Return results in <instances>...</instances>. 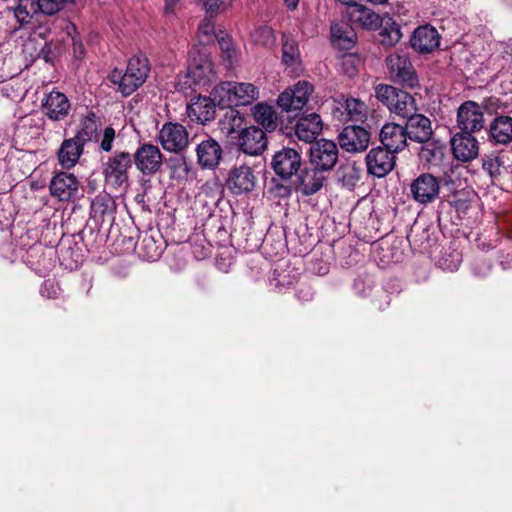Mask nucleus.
Listing matches in <instances>:
<instances>
[{"label":"nucleus","mask_w":512,"mask_h":512,"mask_svg":"<svg viewBox=\"0 0 512 512\" xmlns=\"http://www.w3.org/2000/svg\"><path fill=\"white\" fill-rule=\"evenodd\" d=\"M212 96L220 107L230 108L225 116L232 119L234 126L240 125L242 118L233 107L251 104L258 97V89L251 83L226 81L214 87Z\"/></svg>","instance_id":"1"},{"label":"nucleus","mask_w":512,"mask_h":512,"mask_svg":"<svg viewBox=\"0 0 512 512\" xmlns=\"http://www.w3.org/2000/svg\"><path fill=\"white\" fill-rule=\"evenodd\" d=\"M149 72L150 64L148 58L144 54L139 53L129 59L124 74L120 70L114 69L109 75V80L112 84L118 86V91L123 96H129L143 85Z\"/></svg>","instance_id":"2"},{"label":"nucleus","mask_w":512,"mask_h":512,"mask_svg":"<svg viewBox=\"0 0 512 512\" xmlns=\"http://www.w3.org/2000/svg\"><path fill=\"white\" fill-rule=\"evenodd\" d=\"M375 96L391 113L402 118H406L410 113H414V110L417 108L416 100L412 95L391 85H377Z\"/></svg>","instance_id":"3"},{"label":"nucleus","mask_w":512,"mask_h":512,"mask_svg":"<svg viewBox=\"0 0 512 512\" xmlns=\"http://www.w3.org/2000/svg\"><path fill=\"white\" fill-rule=\"evenodd\" d=\"M132 164L133 159L129 152H115L102 165L105 182L117 189L126 188L129 183V171Z\"/></svg>","instance_id":"4"},{"label":"nucleus","mask_w":512,"mask_h":512,"mask_svg":"<svg viewBox=\"0 0 512 512\" xmlns=\"http://www.w3.org/2000/svg\"><path fill=\"white\" fill-rule=\"evenodd\" d=\"M187 77L195 85H206L215 77L214 65L206 47H193L189 52Z\"/></svg>","instance_id":"5"},{"label":"nucleus","mask_w":512,"mask_h":512,"mask_svg":"<svg viewBox=\"0 0 512 512\" xmlns=\"http://www.w3.org/2000/svg\"><path fill=\"white\" fill-rule=\"evenodd\" d=\"M339 159V149L336 142L327 139L315 141L309 150V163L325 173L331 172Z\"/></svg>","instance_id":"6"},{"label":"nucleus","mask_w":512,"mask_h":512,"mask_svg":"<svg viewBox=\"0 0 512 512\" xmlns=\"http://www.w3.org/2000/svg\"><path fill=\"white\" fill-rule=\"evenodd\" d=\"M386 66L393 82L409 88L418 86L416 71L407 55L390 54L386 58Z\"/></svg>","instance_id":"7"},{"label":"nucleus","mask_w":512,"mask_h":512,"mask_svg":"<svg viewBox=\"0 0 512 512\" xmlns=\"http://www.w3.org/2000/svg\"><path fill=\"white\" fill-rule=\"evenodd\" d=\"M332 114L341 122H364L368 115L367 105L360 99L339 95L333 99Z\"/></svg>","instance_id":"8"},{"label":"nucleus","mask_w":512,"mask_h":512,"mask_svg":"<svg viewBox=\"0 0 512 512\" xmlns=\"http://www.w3.org/2000/svg\"><path fill=\"white\" fill-rule=\"evenodd\" d=\"M456 125L462 132L474 134L480 132L485 127L482 106L472 100L464 101L457 109Z\"/></svg>","instance_id":"9"},{"label":"nucleus","mask_w":512,"mask_h":512,"mask_svg":"<svg viewBox=\"0 0 512 512\" xmlns=\"http://www.w3.org/2000/svg\"><path fill=\"white\" fill-rule=\"evenodd\" d=\"M301 154L294 148L283 147L275 152L271 160V168L282 180H289L300 171Z\"/></svg>","instance_id":"10"},{"label":"nucleus","mask_w":512,"mask_h":512,"mask_svg":"<svg viewBox=\"0 0 512 512\" xmlns=\"http://www.w3.org/2000/svg\"><path fill=\"white\" fill-rule=\"evenodd\" d=\"M158 140L165 151L181 153L189 145V134L183 125L176 122H167L160 129Z\"/></svg>","instance_id":"11"},{"label":"nucleus","mask_w":512,"mask_h":512,"mask_svg":"<svg viewBox=\"0 0 512 512\" xmlns=\"http://www.w3.org/2000/svg\"><path fill=\"white\" fill-rule=\"evenodd\" d=\"M337 140L344 151L357 154L369 147L371 132L360 125H348L338 134Z\"/></svg>","instance_id":"12"},{"label":"nucleus","mask_w":512,"mask_h":512,"mask_svg":"<svg viewBox=\"0 0 512 512\" xmlns=\"http://www.w3.org/2000/svg\"><path fill=\"white\" fill-rule=\"evenodd\" d=\"M313 90L309 82L298 81L292 88L286 89L279 95L277 104L286 112L300 111L307 104Z\"/></svg>","instance_id":"13"},{"label":"nucleus","mask_w":512,"mask_h":512,"mask_svg":"<svg viewBox=\"0 0 512 512\" xmlns=\"http://www.w3.org/2000/svg\"><path fill=\"white\" fill-rule=\"evenodd\" d=\"M395 153L383 146L373 147L365 157L368 174L385 177L395 166Z\"/></svg>","instance_id":"14"},{"label":"nucleus","mask_w":512,"mask_h":512,"mask_svg":"<svg viewBox=\"0 0 512 512\" xmlns=\"http://www.w3.org/2000/svg\"><path fill=\"white\" fill-rule=\"evenodd\" d=\"M413 200L419 204H429L436 200L440 193L438 178L430 173H422L410 185Z\"/></svg>","instance_id":"15"},{"label":"nucleus","mask_w":512,"mask_h":512,"mask_svg":"<svg viewBox=\"0 0 512 512\" xmlns=\"http://www.w3.org/2000/svg\"><path fill=\"white\" fill-rule=\"evenodd\" d=\"M137 169L143 175L157 173L163 163V155L159 148L153 144L145 143L139 146L132 156Z\"/></svg>","instance_id":"16"},{"label":"nucleus","mask_w":512,"mask_h":512,"mask_svg":"<svg viewBox=\"0 0 512 512\" xmlns=\"http://www.w3.org/2000/svg\"><path fill=\"white\" fill-rule=\"evenodd\" d=\"M237 145L245 154L257 156L266 150L268 138L263 129L252 125L239 132Z\"/></svg>","instance_id":"17"},{"label":"nucleus","mask_w":512,"mask_h":512,"mask_svg":"<svg viewBox=\"0 0 512 512\" xmlns=\"http://www.w3.org/2000/svg\"><path fill=\"white\" fill-rule=\"evenodd\" d=\"M488 142L494 147H509L512 145V117L496 114L489 122L487 129Z\"/></svg>","instance_id":"18"},{"label":"nucleus","mask_w":512,"mask_h":512,"mask_svg":"<svg viewBox=\"0 0 512 512\" xmlns=\"http://www.w3.org/2000/svg\"><path fill=\"white\" fill-rule=\"evenodd\" d=\"M41 109L43 114L50 120L62 121L68 117L71 103L64 93L52 90L41 101Z\"/></svg>","instance_id":"19"},{"label":"nucleus","mask_w":512,"mask_h":512,"mask_svg":"<svg viewBox=\"0 0 512 512\" xmlns=\"http://www.w3.org/2000/svg\"><path fill=\"white\" fill-rule=\"evenodd\" d=\"M454 157L461 162H469L479 155V142L474 133L458 131L451 138Z\"/></svg>","instance_id":"20"},{"label":"nucleus","mask_w":512,"mask_h":512,"mask_svg":"<svg viewBox=\"0 0 512 512\" xmlns=\"http://www.w3.org/2000/svg\"><path fill=\"white\" fill-rule=\"evenodd\" d=\"M417 110L418 108L414 110V113H410L405 118V131L408 139L411 141L417 143L427 142L433 136L432 123L427 116L417 113Z\"/></svg>","instance_id":"21"},{"label":"nucleus","mask_w":512,"mask_h":512,"mask_svg":"<svg viewBox=\"0 0 512 512\" xmlns=\"http://www.w3.org/2000/svg\"><path fill=\"white\" fill-rule=\"evenodd\" d=\"M79 181L72 173H56L50 181L49 190L53 197L59 201H69L76 197Z\"/></svg>","instance_id":"22"},{"label":"nucleus","mask_w":512,"mask_h":512,"mask_svg":"<svg viewBox=\"0 0 512 512\" xmlns=\"http://www.w3.org/2000/svg\"><path fill=\"white\" fill-rule=\"evenodd\" d=\"M440 35L430 24L417 27L410 39L411 47L420 54H428L440 45Z\"/></svg>","instance_id":"23"},{"label":"nucleus","mask_w":512,"mask_h":512,"mask_svg":"<svg viewBox=\"0 0 512 512\" xmlns=\"http://www.w3.org/2000/svg\"><path fill=\"white\" fill-rule=\"evenodd\" d=\"M256 185V176L249 166L241 165L231 169L227 179V187L234 195L251 192Z\"/></svg>","instance_id":"24"},{"label":"nucleus","mask_w":512,"mask_h":512,"mask_svg":"<svg viewBox=\"0 0 512 512\" xmlns=\"http://www.w3.org/2000/svg\"><path fill=\"white\" fill-rule=\"evenodd\" d=\"M383 147L397 153L407 145V134L405 127L396 123H386L382 126L379 134Z\"/></svg>","instance_id":"25"},{"label":"nucleus","mask_w":512,"mask_h":512,"mask_svg":"<svg viewBox=\"0 0 512 512\" xmlns=\"http://www.w3.org/2000/svg\"><path fill=\"white\" fill-rule=\"evenodd\" d=\"M197 162L202 168L214 169L222 158L220 144L211 137L202 140L196 148Z\"/></svg>","instance_id":"26"},{"label":"nucleus","mask_w":512,"mask_h":512,"mask_svg":"<svg viewBox=\"0 0 512 512\" xmlns=\"http://www.w3.org/2000/svg\"><path fill=\"white\" fill-rule=\"evenodd\" d=\"M116 213V203L112 196H96L91 202V217L100 225L112 224Z\"/></svg>","instance_id":"27"},{"label":"nucleus","mask_w":512,"mask_h":512,"mask_svg":"<svg viewBox=\"0 0 512 512\" xmlns=\"http://www.w3.org/2000/svg\"><path fill=\"white\" fill-rule=\"evenodd\" d=\"M322 131V120L317 113H310L301 116L295 125V134L297 137L311 145L317 141V136Z\"/></svg>","instance_id":"28"},{"label":"nucleus","mask_w":512,"mask_h":512,"mask_svg":"<svg viewBox=\"0 0 512 512\" xmlns=\"http://www.w3.org/2000/svg\"><path fill=\"white\" fill-rule=\"evenodd\" d=\"M326 173L311 166L305 168L298 175L297 189L304 196H311L317 193L323 187L327 177Z\"/></svg>","instance_id":"29"},{"label":"nucleus","mask_w":512,"mask_h":512,"mask_svg":"<svg viewBox=\"0 0 512 512\" xmlns=\"http://www.w3.org/2000/svg\"><path fill=\"white\" fill-rule=\"evenodd\" d=\"M216 100L213 98L198 96L187 107V114L192 121L206 124L215 117Z\"/></svg>","instance_id":"30"},{"label":"nucleus","mask_w":512,"mask_h":512,"mask_svg":"<svg viewBox=\"0 0 512 512\" xmlns=\"http://www.w3.org/2000/svg\"><path fill=\"white\" fill-rule=\"evenodd\" d=\"M254 121L265 133H272L279 127L280 120L276 109L266 103H257L252 108Z\"/></svg>","instance_id":"31"},{"label":"nucleus","mask_w":512,"mask_h":512,"mask_svg":"<svg viewBox=\"0 0 512 512\" xmlns=\"http://www.w3.org/2000/svg\"><path fill=\"white\" fill-rule=\"evenodd\" d=\"M349 18L353 24L367 30L378 29L382 20L374 11L356 2L350 5Z\"/></svg>","instance_id":"32"},{"label":"nucleus","mask_w":512,"mask_h":512,"mask_svg":"<svg viewBox=\"0 0 512 512\" xmlns=\"http://www.w3.org/2000/svg\"><path fill=\"white\" fill-rule=\"evenodd\" d=\"M84 145L75 138L65 139L57 153L58 161L64 168H72L83 154Z\"/></svg>","instance_id":"33"},{"label":"nucleus","mask_w":512,"mask_h":512,"mask_svg":"<svg viewBox=\"0 0 512 512\" xmlns=\"http://www.w3.org/2000/svg\"><path fill=\"white\" fill-rule=\"evenodd\" d=\"M36 0H18L14 7V16L20 25L35 24L40 22V17L44 15L38 9Z\"/></svg>","instance_id":"34"},{"label":"nucleus","mask_w":512,"mask_h":512,"mask_svg":"<svg viewBox=\"0 0 512 512\" xmlns=\"http://www.w3.org/2000/svg\"><path fill=\"white\" fill-rule=\"evenodd\" d=\"M99 131L100 125L97 122L96 115L90 112L81 119L80 127L73 138L85 146V144L91 141L98 140Z\"/></svg>","instance_id":"35"},{"label":"nucleus","mask_w":512,"mask_h":512,"mask_svg":"<svg viewBox=\"0 0 512 512\" xmlns=\"http://www.w3.org/2000/svg\"><path fill=\"white\" fill-rule=\"evenodd\" d=\"M379 29V41L383 46L392 47L402 38L401 27L392 18L382 19Z\"/></svg>","instance_id":"36"},{"label":"nucleus","mask_w":512,"mask_h":512,"mask_svg":"<svg viewBox=\"0 0 512 512\" xmlns=\"http://www.w3.org/2000/svg\"><path fill=\"white\" fill-rule=\"evenodd\" d=\"M282 62L286 66H294L301 63L299 45L295 37L289 33L282 34Z\"/></svg>","instance_id":"37"},{"label":"nucleus","mask_w":512,"mask_h":512,"mask_svg":"<svg viewBox=\"0 0 512 512\" xmlns=\"http://www.w3.org/2000/svg\"><path fill=\"white\" fill-rule=\"evenodd\" d=\"M423 145L419 150V157L429 165H438L445 153V146L432 139L427 142H421Z\"/></svg>","instance_id":"38"},{"label":"nucleus","mask_w":512,"mask_h":512,"mask_svg":"<svg viewBox=\"0 0 512 512\" xmlns=\"http://www.w3.org/2000/svg\"><path fill=\"white\" fill-rule=\"evenodd\" d=\"M362 170L355 163H347L340 166L338 180L342 186L353 189L361 179Z\"/></svg>","instance_id":"39"},{"label":"nucleus","mask_w":512,"mask_h":512,"mask_svg":"<svg viewBox=\"0 0 512 512\" xmlns=\"http://www.w3.org/2000/svg\"><path fill=\"white\" fill-rule=\"evenodd\" d=\"M331 35L333 41L344 49H350L355 44L356 34L351 29H346L339 24L331 26Z\"/></svg>","instance_id":"40"},{"label":"nucleus","mask_w":512,"mask_h":512,"mask_svg":"<svg viewBox=\"0 0 512 512\" xmlns=\"http://www.w3.org/2000/svg\"><path fill=\"white\" fill-rule=\"evenodd\" d=\"M254 43L264 46L272 47L276 42L274 31L267 25L257 27L251 34Z\"/></svg>","instance_id":"41"},{"label":"nucleus","mask_w":512,"mask_h":512,"mask_svg":"<svg viewBox=\"0 0 512 512\" xmlns=\"http://www.w3.org/2000/svg\"><path fill=\"white\" fill-rule=\"evenodd\" d=\"M216 36H220V32L216 33L214 24L210 20H204L198 27L197 37L201 47H206L216 40Z\"/></svg>","instance_id":"42"},{"label":"nucleus","mask_w":512,"mask_h":512,"mask_svg":"<svg viewBox=\"0 0 512 512\" xmlns=\"http://www.w3.org/2000/svg\"><path fill=\"white\" fill-rule=\"evenodd\" d=\"M216 40L219 44L223 59L228 61L229 66H231L236 55L231 38L225 32L220 31V36H216Z\"/></svg>","instance_id":"43"},{"label":"nucleus","mask_w":512,"mask_h":512,"mask_svg":"<svg viewBox=\"0 0 512 512\" xmlns=\"http://www.w3.org/2000/svg\"><path fill=\"white\" fill-rule=\"evenodd\" d=\"M501 159L498 155L489 154L482 158V168L492 180L500 175Z\"/></svg>","instance_id":"44"},{"label":"nucleus","mask_w":512,"mask_h":512,"mask_svg":"<svg viewBox=\"0 0 512 512\" xmlns=\"http://www.w3.org/2000/svg\"><path fill=\"white\" fill-rule=\"evenodd\" d=\"M38 3V9L45 16H52L61 11L68 0H36Z\"/></svg>","instance_id":"45"},{"label":"nucleus","mask_w":512,"mask_h":512,"mask_svg":"<svg viewBox=\"0 0 512 512\" xmlns=\"http://www.w3.org/2000/svg\"><path fill=\"white\" fill-rule=\"evenodd\" d=\"M420 227L414 225L411 228L410 233L407 235V239L411 245L422 248L425 243L429 241V233L426 229H422L421 233L419 232Z\"/></svg>","instance_id":"46"},{"label":"nucleus","mask_w":512,"mask_h":512,"mask_svg":"<svg viewBox=\"0 0 512 512\" xmlns=\"http://www.w3.org/2000/svg\"><path fill=\"white\" fill-rule=\"evenodd\" d=\"M115 137V129L111 126L106 127L101 137L99 149L103 152H110L113 148Z\"/></svg>","instance_id":"47"},{"label":"nucleus","mask_w":512,"mask_h":512,"mask_svg":"<svg viewBox=\"0 0 512 512\" xmlns=\"http://www.w3.org/2000/svg\"><path fill=\"white\" fill-rule=\"evenodd\" d=\"M142 249L147 250L143 256L148 261H155L161 254L159 248L155 245V242L152 238H145L142 241Z\"/></svg>","instance_id":"48"},{"label":"nucleus","mask_w":512,"mask_h":512,"mask_svg":"<svg viewBox=\"0 0 512 512\" xmlns=\"http://www.w3.org/2000/svg\"><path fill=\"white\" fill-rule=\"evenodd\" d=\"M391 297L389 293L381 287H377L374 291L373 303L377 309L383 310L389 306Z\"/></svg>","instance_id":"49"},{"label":"nucleus","mask_w":512,"mask_h":512,"mask_svg":"<svg viewBox=\"0 0 512 512\" xmlns=\"http://www.w3.org/2000/svg\"><path fill=\"white\" fill-rule=\"evenodd\" d=\"M14 211L9 202L0 200V226L8 225L13 221Z\"/></svg>","instance_id":"50"},{"label":"nucleus","mask_w":512,"mask_h":512,"mask_svg":"<svg viewBox=\"0 0 512 512\" xmlns=\"http://www.w3.org/2000/svg\"><path fill=\"white\" fill-rule=\"evenodd\" d=\"M233 1L234 0H205L204 7L207 12L214 13L227 8Z\"/></svg>","instance_id":"51"},{"label":"nucleus","mask_w":512,"mask_h":512,"mask_svg":"<svg viewBox=\"0 0 512 512\" xmlns=\"http://www.w3.org/2000/svg\"><path fill=\"white\" fill-rule=\"evenodd\" d=\"M40 294L47 299H55L58 296V287L54 282L46 280L40 288Z\"/></svg>","instance_id":"52"},{"label":"nucleus","mask_w":512,"mask_h":512,"mask_svg":"<svg viewBox=\"0 0 512 512\" xmlns=\"http://www.w3.org/2000/svg\"><path fill=\"white\" fill-rule=\"evenodd\" d=\"M490 269V263L485 260H478L473 264L474 274L480 277L486 276L489 273Z\"/></svg>","instance_id":"53"},{"label":"nucleus","mask_w":512,"mask_h":512,"mask_svg":"<svg viewBox=\"0 0 512 512\" xmlns=\"http://www.w3.org/2000/svg\"><path fill=\"white\" fill-rule=\"evenodd\" d=\"M313 296H314V292H313L312 288L308 285H302L297 289L296 297L301 302L311 301L313 299Z\"/></svg>","instance_id":"54"},{"label":"nucleus","mask_w":512,"mask_h":512,"mask_svg":"<svg viewBox=\"0 0 512 512\" xmlns=\"http://www.w3.org/2000/svg\"><path fill=\"white\" fill-rule=\"evenodd\" d=\"M173 169L178 178H186L191 170L185 159L179 160Z\"/></svg>","instance_id":"55"},{"label":"nucleus","mask_w":512,"mask_h":512,"mask_svg":"<svg viewBox=\"0 0 512 512\" xmlns=\"http://www.w3.org/2000/svg\"><path fill=\"white\" fill-rule=\"evenodd\" d=\"M356 61L355 57L352 56V55H344L342 57V60H341V63H342V66L344 67L345 69V72L349 75V76H353L356 72V68L354 66V62Z\"/></svg>","instance_id":"56"},{"label":"nucleus","mask_w":512,"mask_h":512,"mask_svg":"<svg viewBox=\"0 0 512 512\" xmlns=\"http://www.w3.org/2000/svg\"><path fill=\"white\" fill-rule=\"evenodd\" d=\"M1 89L3 94L12 100L21 99L23 97L22 92L14 93L12 83H4Z\"/></svg>","instance_id":"57"},{"label":"nucleus","mask_w":512,"mask_h":512,"mask_svg":"<svg viewBox=\"0 0 512 512\" xmlns=\"http://www.w3.org/2000/svg\"><path fill=\"white\" fill-rule=\"evenodd\" d=\"M500 100L496 97H489L483 100V104L481 105L483 110L486 109L489 112L492 110H497L499 108Z\"/></svg>","instance_id":"58"},{"label":"nucleus","mask_w":512,"mask_h":512,"mask_svg":"<svg viewBox=\"0 0 512 512\" xmlns=\"http://www.w3.org/2000/svg\"><path fill=\"white\" fill-rule=\"evenodd\" d=\"M500 221L505 228L508 237L512 239V213L504 215Z\"/></svg>","instance_id":"59"},{"label":"nucleus","mask_w":512,"mask_h":512,"mask_svg":"<svg viewBox=\"0 0 512 512\" xmlns=\"http://www.w3.org/2000/svg\"><path fill=\"white\" fill-rule=\"evenodd\" d=\"M364 285H365V282H364L363 280H360V279H359V280H356V281L354 282V290H355L357 293L362 294L363 296H368V295H369V293H368L366 290H364V289H363V288H364Z\"/></svg>","instance_id":"60"},{"label":"nucleus","mask_w":512,"mask_h":512,"mask_svg":"<svg viewBox=\"0 0 512 512\" xmlns=\"http://www.w3.org/2000/svg\"><path fill=\"white\" fill-rule=\"evenodd\" d=\"M285 1V4L286 6L290 9V10H294L297 8L298 6V3H299V0H284Z\"/></svg>","instance_id":"61"},{"label":"nucleus","mask_w":512,"mask_h":512,"mask_svg":"<svg viewBox=\"0 0 512 512\" xmlns=\"http://www.w3.org/2000/svg\"><path fill=\"white\" fill-rule=\"evenodd\" d=\"M501 265L504 269H509V268H512V255H511V260L507 258H504L501 260Z\"/></svg>","instance_id":"62"},{"label":"nucleus","mask_w":512,"mask_h":512,"mask_svg":"<svg viewBox=\"0 0 512 512\" xmlns=\"http://www.w3.org/2000/svg\"><path fill=\"white\" fill-rule=\"evenodd\" d=\"M278 190H279V195L282 197L288 196L290 194V189L288 187L279 186Z\"/></svg>","instance_id":"63"},{"label":"nucleus","mask_w":512,"mask_h":512,"mask_svg":"<svg viewBox=\"0 0 512 512\" xmlns=\"http://www.w3.org/2000/svg\"><path fill=\"white\" fill-rule=\"evenodd\" d=\"M79 48H82V45L81 44L78 45L77 43L74 42V49L76 50Z\"/></svg>","instance_id":"64"}]
</instances>
